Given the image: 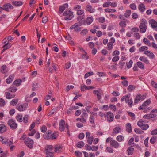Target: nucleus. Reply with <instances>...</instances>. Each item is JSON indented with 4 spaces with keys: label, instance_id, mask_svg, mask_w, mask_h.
<instances>
[{
    "label": "nucleus",
    "instance_id": "nucleus-36",
    "mask_svg": "<svg viewBox=\"0 0 157 157\" xmlns=\"http://www.w3.org/2000/svg\"><path fill=\"white\" fill-rule=\"evenodd\" d=\"M131 13V11L130 10H128L126 11L124 13V16L126 18H128Z\"/></svg>",
    "mask_w": 157,
    "mask_h": 157
},
{
    "label": "nucleus",
    "instance_id": "nucleus-6",
    "mask_svg": "<svg viewBox=\"0 0 157 157\" xmlns=\"http://www.w3.org/2000/svg\"><path fill=\"white\" fill-rule=\"evenodd\" d=\"M24 143L29 148L32 149L33 148L34 141L31 139L29 138H27L26 140L24 141Z\"/></svg>",
    "mask_w": 157,
    "mask_h": 157
},
{
    "label": "nucleus",
    "instance_id": "nucleus-43",
    "mask_svg": "<svg viewBox=\"0 0 157 157\" xmlns=\"http://www.w3.org/2000/svg\"><path fill=\"white\" fill-rule=\"evenodd\" d=\"M18 102V99H14L11 101L10 104L13 105H14L17 104Z\"/></svg>",
    "mask_w": 157,
    "mask_h": 157
},
{
    "label": "nucleus",
    "instance_id": "nucleus-21",
    "mask_svg": "<svg viewBox=\"0 0 157 157\" xmlns=\"http://www.w3.org/2000/svg\"><path fill=\"white\" fill-rule=\"evenodd\" d=\"M144 53L149 57L153 58L155 57V55L151 52L149 51H146L144 52Z\"/></svg>",
    "mask_w": 157,
    "mask_h": 157
},
{
    "label": "nucleus",
    "instance_id": "nucleus-9",
    "mask_svg": "<svg viewBox=\"0 0 157 157\" xmlns=\"http://www.w3.org/2000/svg\"><path fill=\"white\" fill-rule=\"evenodd\" d=\"M28 104L27 103H24L18 105L17 108V110L19 111H23L25 110L28 107Z\"/></svg>",
    "mask_w": 157,
    "mask_h": 157
},
{
    "label": "nucleus",
    "instance_id": "nucleus-58",
    "mask_svg": "<svg viewBox=\"0 0 157 157\" xmlns=\"http://www.w3.org/2000/svg\"><path fill=\"white\" fill-rule=\"evenodd\" d=\"M81 9V6L79 5H75L74 7V10L77 11Z\"/></svg>",
    "mask_w": 157,
    "mask_h": 157
},
{
    "label": "nucleus",
    "instance_id": "nucleus-27",
    "mask_svg": "<svg viewBox=\"0 0 157 157\" xmlns=\"http://www.w3.org/2000/svg\"><path fill=\"white\" fill-rule=\"evenodd\" d=\"M23 2L21 1H13L12 4L16 6H20L22 5Z\"/></svg>",
    "mask_w": 157,
    "mask_h": 157
},
{
    "label": "nucleus",
    "instance_id": "nucleus-10",
    "mask_svg": "<svg viewBox=\"0 0 157 157\" xmlns=\"http://www.w3.org/2000/svg\"><path fill=\"white\" fill-rule=\"evenodd\" d=\"M130 94H128L127 95V98L126 99L125 102L128 104L129 107L131 108L133 105V101L132 98H130Z\"/></svg>",
    "mask_w": 157,
    "mask_h": 157
},
{
    "label": "nucleus",
    "instance_id": "nucleus-64",
    "mask_svg": "<svg viewBox=\"0 0 157 157\" xmlns=\"http://www.w3.org/2000/svg\"><path fill=\"white\" fill-rule=\"evenodd\" d=\"M119 56H116L112 58V61L113 62H116L119 60Z\"/></svg>",
    "mask_w": 157,
    "mask_h": 157
},
{
    "label": "nucleus",
    "instance_id": "nucleus-19",
    "mask_svg": "<svg viewBox=\"0 0 157 157\" xmlns=\"http://www.w3.org/2000/svg\"><path fill=\"white\" fill-rule=\"evenodd\" d=\"M21 79L16 80L13 82L12 85L17 87L21 85Z\"/></svg>",
    "mask_w": 157,
    "mask_h": 157
},
{
    "label": "nucleus",
    "instance_id": "nucleus-62",
    "mask_svg": "<svg viewBox=\"0 0 157 157\" xmlns=\"http://www.w3.org/2000/svg\"><path fill=\"white\" fill-rule=\"evenodd\" d=\"M84 13V11L82 10H78L77 11V14L78 15H81L83 14Z\"/></svg>",
    "mask_w": 157,
    "mask_h": 157
},
{
    "label": "nucleus",
    "instance_id": "nucleus-46",
    "mask_svg": "<svg viewBox=\"0 0 157 157\" xmlns=\"http://www.w3.org/2000/svg\"><path fill=\"white\" fill-rule=\"evenodd\" d=\"M140 96L141 95H138L135 98L134 100V103H138L139 101L140 100Z\"/></svg>",
    "mask_w": 157,
    "mask_h": 157
},
{
    "label": "nucleus",
    "instance_id": "nucleus-57",
    "mask_svg": "<svg viewBox=\"0 0 157 157\" xmlns=\"http://www.w3.org/2000/svg\"><path fill=\"white\" fill-rule=\"evenodd\" d=\"M93 75V72H90L86 73L84 76V78H86L90 76V75Z\"/></svg>",
    "mask_w": 157,
    "mask_h": 157
},
{
    "label": "nucleus",
    "instance_id": "nucleus-26",
    "mask_svg": "<svg viewBox=\"0 0 157 157\" xmlns=\"http://www.w3.org/2000/svg\"><path fill=\"white\" fill-rule=\"evenodd\" d=\"M140 60L142 61L147 64H148L149 63V62L148 60H147L146 58L143 56L140 57L139 58Z\"/></svg>",
    "mask_w": 157,
    "mask_h": 157
},
{
    "label": "nucleus",
    "instance_id": "nucleus-7",
    "mask_svg": "<svg viewBox=\"0 0 157 157\" xmlns=\"http://www.w3.org/2000/svg\"><path fill=\"white\" fill-rule=\"evenodd\" d=\"M7 124L12 129H15L17 127V124L13 119H10L8 121Z\"/></svg>",
    "mask_w": 157,
    "mask_h": 157
},
{
    "label": "nucleus",
    "instance_id": "nucleus-35",
    "mask_svg": "<svg viewBox=\"0 0 157 157\" xmlns=\"http://www.w3.org/2000/svg\"><path fill=\"white\" fill-rule=\"evenodd\" d=\"M105 12L107 13H114L116 11V10L114 9H110L109 8L104 9Z\"/></svg>",
    "mask_w": 157,
    "mask_h": 157
},
{
    "label": "nucleus",
    "instance_id": "nucleus-51",
    "mask_svg": "<svg viewBox=\"0 0 157 157\" xmlns=\"http://www.w3.org/2000/svg\"><path fill=\"white\" fill-rule=\"evenodd\" d=\"M151 103V101L149 99H148L144 101L143 104V106H144L146 107Z\"/></svg>",
    "mask_w": 157,
    "mask_h": 157
},
{
    "label": "nucleus",
    "instance_id": "nucleus-31",
    "mask_svg": "<svg viewBox=\"0 0 157 157\" xmlns=\"http://www.w3.org/2000/svg\"><path fill=\"white\" fill-rule=\"evenodd\" d=\"M90 113L92 114L90 117V121L91 123H93L94 121V113L93 112H90Z\"/></svg>",
    "mask_w": 157,
    "mask_h": 157
},
{
    "label": "nucleus",
    "instance_id": "nucleus-4",
    "mask_svg": "<svg viewBox=\"0 0 157 157\" xmlns=\"http://www.w3.org/2000/svg\"><path fill=\"white\" fill-rule=\"evenodd\" d=\"M13 137L11 138L8 141V139L7 138L1 136L0 137V141L4 144H7V145L10 146L13 144Z\"/></svg>",
    "mask_w": 157,
    "mask_h": 157
},
{
    "label": "nucleus",
    "instance_id": "nucleus-5",
    "mask_svg": "<svg viewBox=\"0 0 157 157\" xmlns=\"http://www.w3.org/2000/svg\"><path fill=\"white\" fill-rule=\"evenodd\" d=\"M73 13L70 10H66L63 13V15L65 16L64 19L66 20H71L74 17Z\"/></svg>",
    "mask_w": 157,
    "mask_h": 157
},
{
    "label": "nucleus",
    "instance_id": "nucleus-61",
    "mask_svg": "<svg viewBox=\"0 0 157 157\" xmlns=\"http://www.w3.org/2000/svg\"><path fill=\"white\" fill-rule=\"evenodd\" d=\"M130 7L132 9L135 10L136 9V6L134 3H132L130 5Z\"/></svg>",
    "mask_w": 157,
    "mask_h": 157
},
{
    "label": "nucleus",
    "instance_id": "nucleus-56",
    "mask_svg": "<svg viewBox=\"0 0 157 157\" xmlns=\"http://www.w3.org/2000/svg\"><path fill=\"white\" fill-rule=\"evenodd\" d=\"M134 36L136 39H139L140 37V35L138 33H135L134 34Z\"/></svg>",
    "mask_w": 157,
    "mask_h": 157
},
{
    "label": "nucleus",
    "instance_id": "nucleus-8",
    "mask_svg": "<svg viewBox=\"0 0 157 157\" xmlns=\"http://www.w3.org/2000/svg\"><path fill=\"white\" fill-rule=\"evenodd\" d=\"M143 122L144 121L142 120H140L137 122V124L142 129L146 130L148 128L149 126L147 124H143Z\"/></svg>",
    "mask_w": 157,
    "mask_h": 157
},
{
    "label": "nucleus",
    "instance_id": "nucleus-50",
    "mask_svg": "<svg viewBox=\"0 0 157 157\" xmlns=\"http://www.w3.org/2000/svg\"><path fill=\"white\" fill-rule=\"evenodd\" d=\"M110 4H111L110 2H108L104 3L103 4L102 6H103V7L104 8L108 7L109 6Z\"/></svg>",
    "mask_w": 157,
    "mask_h": 157
},
{
    "label": "nucleus",
    "instance_id": "nucleus-23",
    "mask_svg": "<svg viewBox=\"0 0 157 157\" xmlns=\"http://www.w3.org/2000/svg\"><path fill=\"white\" fill-rule=\"evenodd\" d=\"M5 94H6V97L7 99H10L14 98L15 96V95L11 94L8 92H6Z\"/></svg>",
    "mask_w": 157,
    "mask_h": 157
},
{
    "label": "nucleus",
    "instance_id": "nucleus-52",
    "mask_svg": "<svg viewBox=\"0 0 157 157\" xmlns=\"http://www.w3.org/2000/svg\"><path fill=\"white\" fill-rule=\"evenodd\" d=\"M28 115H25L23 117V122L24 123L26 124L28 121Z\"/></svg>",
    "mask_w": 157,
    "mask_h": 157
},
{
    "label": "nucleus",
    "instance_id": "nucleus-55",
    "mask_svg": "<svg viewBox=\"0 0 157 157\" xmlns=\"http://www.w3.org/2000/svg\"><path fill=\"white\" fill-rule=\"evenodd\" d=\"M106 151L107 152L109 153H112L113 152V149L110 147H107L106 148Z\"/></svg>",
    "mask_w": 157,
    "mask_h": 157
},
{
    "label": "nucleus",
    "instance_id": "nucleus-1",
    "mask_svg": "<svg viewBox=\"0 0 157 157\" xmlns=\"http://www.w3.org/2000/svg\"><path fill=\"white\" fill-rule=\"evenodd\" d=\"M59 136V132L57 131H55L53 133L50 130H48L43 135V137L46 140H54L57 138Z\"/></svg>",
    "mask_w": 157,
    "mask_h": 157
},
{
    "label": "nucleus",
    "instance_id": "nucleus-22",
    "mask_svg": "<svg viewBox=\"0 0 157 157\" xmlns=\"http://www.w3.org/2000/svg\"><path fill=\"white\" fill-rule=\"evenodd\" d=\"M126 130L129 133L132 132L131 124L130 123H127L126 124Z\"/></svg>",
    "mask_w": 157,
    "mask_h": 157
},
{
    "label": "nucleus",
    "instance_id": "nucleus-48",
    "mask_svg": "<svg viewBox=\"0 0 157 157\" xmlns=\"http://www.w3.org/2000/svg\"><path fill=\"white\" fill-rule=\"evenodd\" d=\"M113 44L112 42H109L108 43L107 46H108V50H111L113 48Z\"/></svg>",
    "mask_w": 157,
    "mask_h": 157
},
{
    "label": "nucleus",
    "instance_id": "nucleus-15",
    "mask_svg": "<svg viewBox=\"0 0 157 157\" xmlns=\"http://www.w3.org/2000/svg\"><path fill=\"white\" fill-rule=\"evenodd\" d=\"M13 7L10 4L7 3L4 5V7L3 8V10H4L6 11H9V9H13Z\"/></svg>",
    "mask_w": 157,
    "mask_h": 157
},
{
    "label": "nucleus",
    "instance_id": "nucleus-33",
    "mask_svg": "<svg viewBox=\"0 0 157 157\" xmlns=\"http://www.w3.org/2000/svg\"><path fill=\"white\" fill-rule=\"evenodd\" d=\"M93 18L92 17H88L86 19V22L87 25H90L93 21Z\"/></svg>",
    "mask_w": 157,
    "mask_h": 157
},
{
    "label": "nucleus",
    "instance_id": "nucleus-41",
    "mask_svg": "<svg viewBox=\"0 0 157 157\" xmlns=\"http://www.w3.org/2000/svg\"><path fill=\"white\" fill-rule=\"evenodd\" d=\"M135 88V86L133 85H130L128 88V90L129 92H131Z\"/></svg>",
    "mask_w": 157,
    "mask_h": 157
},
{
    "label": "nucleus",
    "instance_id": "nucleus-24",
    "mask_svg": "<svg viewBox=\"0 0 157 157\" xmlns=\"http://www.w3.org/2000/svg\"><path fill=\"white\" fill-rule=\"evenodd\" d=\"M17 90L16 87L13 86V85H11L10 87L9 88L8 90L9 91H10L12 93H14L16 92Z\"/></svg>",
    "mask_w": 157,
    "mask_h": 157
},
{
    "label": "nucleus",
    "instance_id": "nucleus-2",
    "mask_svg": "<svg viewBox=\"0 0 157 157\" xmlns=\"http://www.w3.org/2000/svg\"><path fill=\"white\" fill-rule=\"evenodd\" d=\"M59 130L61 132L64 131L65 128H67L68 134L69 135L68 126L67 124H65V121L63 119L60 120L59 123Z\"/></svg>",
    "mask_w": 157,
    "mask_h": 157
},
{
    "label": "nucleus",
    "instance_id": "nucleus-34",
    "mask_svg": "<svg viewBox=\"0 0 157 157\" xmlns=\"http://www.w3.org/2000/svg\"><path fill=\"white\" fill-rule=\"evenodd\" d=\"M137 66L140 68L144 69V67L143 63L140 61H139L137 62Z\"/></svg>",
    "mask_w": 157,
    "mask_h": 157
},
{
    "label": "nucleus",
    "instance_id": "nucleus-11",
    "mask_svg": "<svg viewBox=\"0 0 157 157\" xmlns=\"http://www.w3.org/2000/svg\"><path fill=\"white\" fill-rule=\"evenodd\" d=\"M68 7V5L67 3H65L62 5H61L59 8V13L61 14L64 10Z\"/></svg>",
    "mask_w": 157,
    "mask_h": 157
},
{
    "label": "nucleus",
    "instance_id": "nucleus-28",
    "mask_svg": "<svg viewBox=\"0 0 157 157\" xmlns=\"http://www.w3.org/2000/svg\"><path fill=\"white\" fill-rule=\"evenodd\" d=\"M1 72L3 73H6L8 71V69L6 65H3L1 68Z\"/></svg>",
    "mask_w": 157,
    "mask_h": 157
},
{
    "label": "nucleus",
    "instance_id": "nucleus-54",
    "mask_svg": "<svg viewBox=\"0 0 157 157\" xmlns=\"http://www.w3.org/2000/svg\"><path fill=\"white\" fill-rule=\"evenodd\" d=\"M133 63V61L132 60H130L128 63L127 64V67L128 68H129L131 67Z\"/></svg>",
    "mask_w": 157,
    "mask_h": 157
},
{
    "label": "nucleus",
    "instance_id": "nucleus-40",
    "mask_svg": "<svg viewBox=\"0 0 157 157\" xmlns=\"http://www.w3.org/2000/svg\"><path fill=\"white\" fill-rule=\"evenodd\" d=\"M121 131V128L120 127H116L113 130V132L114 133H117L120 132Z\"/></svg>",
    "mask_w": 157,
    "mask_h": 157
},
{
    "label": "nucleus",
    "instance_id": "nucleus-37",
    "mask_svg": "<svg viewBox=\"0 0 157 157\" xmlns=\"http://www.w3.org/2000/svg\"><path fill=\"white\" fill-rule=\"evenodd\" d=\"M84 145V143L82 141H80L77 144V147L78 148H81L83 147Z\"/></svg>",
    "mask_w": 157,
    "mask_h": 157
},
{
    "label": "nucleus",
    "instance_id": "nucleus-17",
    "mask_svg": "<svg viewBox=\"0 0 157 157\" xmlns=\"http://www.w3.org/2000/svg\"><path fill=\"white\" fill-rule=\"evenodd\" d=\"M55 151V152L60 151L62 150L63 147L59 144H56L54 146Z\"/></svg>",
    "mask_w": 157,
    "mask_h": 157
},
{
    "label": "nucleus",
    "instance_id": "nucleus-49",
    "mask_svg": "<svg viewBox=\"0 0 157 157\" xmlns=\"http://www.w3.org/2000/svg\"><path fill=\"white\" fill-rule=\"evenodd\" d=\"M98 21L100 23H103L105 22V19L104 17H100L98 18Z\"/></svg>",
    "mask_w": 157,
    "mask_h": 157
},
{
    "label": "nucleus",
    "instance_id": "nucleus-42",
    "mask_svg": "<svg viewBox=\"0 0 157 157\" xmlns=\"http://www.w3.org/2000/svg\"><path fill=\"white\" fill-rule=\"evenodd\" d=\"M134 131L136 133L140 134H143L144 132V131L138 128H135Z\"/></svg>",
    "mask_w": 157,
    "mask_h": 157
},
{
    "label": "nucleus",
    "instance_id": "nucleus-32",
    "mask_svg": "<svg viewBox=\"0 0 157 157\" xmlns=\"http://www.w3.org/2000/svg\"><path fill=\"white\" fill-rule=\"evenodd\" d=\"M11 46L10 44H9L8 43L4 45L3 47V49L2 51V53L5 50L8 49L10 48Z\"/></svg>",
    "mask_w": 157,
    "mask_h": 157
},
{
    "label": "nucleus",
    "instance_id": "nucleus-39",
    "mask_svg": "<svg viewBox=\"0 0 157 157\" xmlns=\"http://www.w3.org/2000/svg\"><path fill=\"white\" fill-rule=\"evenodd\" d=\"M117 140L119 142H121L124 140V137L121 135H119L117 136L116 138Z\"/></svg>",
    "mask_w": 157,
    "mask_h": 157
},
{
    "label": "nucleus",
    "instance_id": "nucleus-16",
    "mask_svg": "<svg viewBox=\"0 0 157 157\" xmlns=\"http://www.w3.org/2000/svg\"><path fill=\"white\" fill-rule=\"evenodd\" d=\"M149 23L151 24V27L153 28H155L157 27V22L155 20L152 19L149 21Z\"/></svg>",
    "mask_w": 157,
    "mask_h": 157
},
{
    "label": "nucleus",
    "instance_id": "nucleus-63",
    "mask_svg": "<svg viewBox=\"0 0 157 157\" xmlns=\"http://www.w3.org/2000/svg\"><path fill=\"white\" fill-rule=\"evenodd\" d=\"M149 137L147 138L144 140V143L145 145V146L147 147H148V141L149 140Z\"/></svg>",
    "mask_w": 157,
    "mask_h": 157
},
{
    "label": "nucleus",
    "instance_id": "nucleus-47",
    "mask_svg": "<svg viewBox=\"0 0 157 157\" xmlns=\"http://www.w3.org/2000/svg\"><path fill=\"white\" fill-rule=\"evenodd\" d=\"M127 113L129 116H130L132 117V120H134L135 119V114L130 112H128Z\"/></svg>",
    "mask_w": 157,
    "mask_h": 157
},
{
    "label": "nucleus",
    "instance_id": "nucleus-53",
    "mask_svg": "<svg viewBox=\"0 0 157 157\" xmlns=\"http://www.w3.org/2000/svg\"><path fill=\"white\" fill-rule=\"evenodd\" d=\"M94 140V138L93 136H92L91 137H89L87 139V143L90 144H91Z\"/></svg>",
    "mask_w": 157,
    "mask_h": 157
},
{
    "label": "nucleus",
    "instance_id": "nucleus-14",
    "mask_svg": "<svg viewBox=\"0 0 157 157\" xmlns=\"http://www.w3.org/2000/svg\"><path fill=\"white\" fill-rule=\"evenodd\" d=\"M86 10L90 13H94L95 11V9L92 8V6L90 5H87L86 7Z\"/></svg>",
    "mask_w": 157,
    "mask_h": 157
},
{
    "label": "nucleus",
    "instance_id": "nucleus-45",
    "mask_svg": "<svg viewBox=\"0 0 157 157\" xmlns=\"http://www.w3.org/2000/svg\"><path fill=\"white\" fill-rule=\"evenodd\" d=\"M119 24L121 27L122 28L125 27L127 25L126 22L125 21H121L120 22Z\"/></svg>",
    "mask_w": 157,
    "mask_h": 157
},
{
    "label": "nucleus",
    "instance_id": "nucleus-59",
    "mask_svg": "<svg viewBox=\"0 0 157 157\" xmlns=\"http://www.w3.org/2000/svg\"><path fill=\"white\" fill-rule=\"evenodd\" d=\"M47 130V128L46 126L45 125L43 126L41 128V131L42 132H45Z\"/></svg>",
    "mask_w": 157,
    "mask_h": 157
},
{
    "label": "nucleus",
    "instance_id": "nucleus-44",
    "mask_svg": "<svg viewBox=\"0 0 157 157\" xmlns=\"http://www.w3.org/2000/svg\"><path fill=\"white\" fill-rule=\"evenodd\" d=\"M17 119L18 121L21 122L23 121L22 116L21 115H18L17 116Z\"/></svg>",
    "mask_w": 157,
    "mask_h": 157
},
{
    "label": "nucleus",
    "instance_id": "nucleus-20",
    "mask_svg": "<svg viewBox=\"0 0 157 157\" xmlns=\"http://www.w3.org/2000/svg\"><path fill=\"white\" fill-rule=\"evenodd\" d=\"M14 78V75H10L9 77L7 78L6 80V82L7 84L11 83L13 80Z\"/></svg>",
    "mask_w": 157,
    "mask_h": 157
},
{
    "label": "nucleus",
    "instance_id": "nucleus-13",
    "mask_svg": "<svg viewBox=\"0 0 157 157\" xmlns=\"http://www.w3.org/2000/svg\"><path fill=\"white\" fill-rule=\"evenodd\" d=\"M107 120L109 122L112 121L113 120L114 116L111 112H108L107 113Z\"/></svg>",
    "mask_w": 157,
    "mask_h": 157
},
{
    "label": "nucleus",
    "instance_id": "nucleus-3",
    "mask_svg": "<svg viewBox=\"0 0 157 157\" xmlns=\"http://www.w3.org/2000/svg\"><path fill=\"white\" fill-rule=\"evenodd\" d=\"M147 24V21L145 20H142V22H141L139 25L140 31L142 33H145L147 29L146 24Z\"/></svg>",
    "mask_w": 157,
    "mask_h": 157
},
{
    "label": "nucleus",
    "instance_id": "nucleus-12",
    "mask_svg": "<svg viewBox=\"0 0 157 157\" xmlns=\"http://www.w3.org/2000/svg\"><path fill=\"white\" fill-rule=\"evenodd\" d=\"M110 145L111 147L117 148L119 147V144L115 140H112L110 141Z\"/></svg>",
    "mask_w": 157,
    "mask_h": 157
},
{
    "label": "nucleus",
    "instance_id": "nucleus-38",
    "mask_svg": "<svg viewBox=\"0 0 157 157\" xmlns=\"http://www.w3.org/2000/svg\"><path fill=\"white\" fill-rule=\"evenodd\" d=\"M157 138L156 136H152L150 140V142L152 144L155 143L156 142Z\"/></svg>",
    "mask_w": 157,
    "mask_h": 157
},
{
    "label": "nucleus",
    "instance_id": "nucleus-18",
    "mask_svg": "<svg viewBox=\"0 0 157 157\" xmlns=\"http://www.w3.org/2000/svg\"><path fill=\"white\" fill-rule=\"evenodd\" d=\"M138 9L140 12L143 13L145 10L144 5L142 3H140L138 6Z\"/></svg>",
    "mask_w": 157,
    "mask_h": 157
},
{
    "label": "nucleus",
    "instance_id": "nucleus-60",
    "mask_svg": "<svg viewBox=\"0 0 157 157\" xmlns=\"http://www.w3.org/2000/svg\"><path fill=\"white\" fill-rule=\"evenodd\" d=\"M8 154L7 151H2V153L0 154V157H6V155Z\"/></svg>",
    "mask_w": 157,
    "mask_h": 157
},
{
    "label": "nucleus",
    "instance_id": "nucleus-29",
    "mask_svg": "<svg viewBox=\"0 0 157 157\" xmlns=\"http://www.w3.org/2000/svg\"><path fill=\"white\" fill-rule=\"evenodd\" d=\"M143 41L146 45L149 46H151V44L148 39L146 38H144L143 39Z\"/></svg>",
    "mask_w": 157,
    "mask_h": 157
},
{
    "label": "nucleus",
    "instance_id": "nucleus-30",
    "mask_svg": "<svg viewBox=\"0 0 157 157\" xmlns=\"http://www.w3.org/2000/svg\"><path fill=\"white\" fill-rule=\"evenodd\" d=\"M47 153L52 152L53 150V147L51 145H48L45 147Z\"/></svg>",
    "mask_w": 157,
    "mask_h": 157
},
{
    "label": "nucleus",
    "instance_id": "nucleus-25",
    "mask_svg": "<svg viewBox=\"0 0 157 157\" xmlns=\"http://www.w3.org/2000/svg\"><path fill=\"white\" fill-rule=\"evenodd\" d=\"M6 131V126L3 124H0V133H3Z\"/></svg>",
    "mask_w": 157,
    "mask_h": 157
}]
</instances>
